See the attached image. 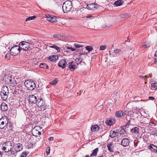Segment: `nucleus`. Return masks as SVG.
<instances>
[{
    "label": "nucleus",
    "mask_w": 157,
    "mask_h": 157,
    "mask_svg": "<svg viewBox=\"0 0 157 157\" xmlns=\"http://www.w3.org/2000/svg\"><path fill=\"white\" fill-rule=\"evenodd\" d=\"M53 37L55 38H58L59 37V35L58 34H55L53 35Z\"/></svg>",
    "instance_id": "nucleus-50"
},
{
    "label": "nucleus",
    "mask_w": 157,
    "mask_h": 157,
    "mask_svg": "<svg viewBox=\"0 0 157 157\" xmlns=\"http://www.w3.org/2000/svg\"><path fill=\"white\" fill-rule=\"evenodd\" d=\"M129 144L128 139L127 138H124L122 140L121 144L122 146L125 147L128 146Z\"/></svg>",
    "instance_id": "nucleus-12"
},
{
    "label": "nucleus",
    "mask_w": 157,
    "mask_h": 157,
    "mask_svg": "<svg viewBox=\"0 0 157 157\" xmlns=\"http://www.w3.org/2000/svg\"><path fill=\"white\" fill-rule=\"evenodd\" d=\"M37 95V101H39V100H42L43 97V94L42 91H39L37 92L36 93Z\"/></svg>",
    "instance_id": "nucleus-19"
},
{
    "label": "nucleus",
    "mask_w": 157,
    "mask_h": 157,
    "mask_svg": "<svg viewBox=\"0 0 157 157\" xmlns=\"http://www.w3.org/2000/svg\"><path fill=\"white\" fill-rule=\"evenodd\" d=\"M94 9L95 10L96 9H98L99 7V6L97 4H95L94 3Z\"/></svg>",
    "instance_id": "nucleus-47"
},
{
    "label": "nucleus",
    "mask_w": 157,
    "mask_h": 157,
    "mask_svg": "<svg viewBox=\"0 0 157 157\" xmlns=\"http://www.w3.org/2000/svg\"><path fill=\"white\" fill-rule=\"evenodd\" d=\"M140 109H139L136 108V111L137 112H139Z\"/></svg>",
    "instance_id": "nucleus-57"
},
{
    "label": "nucleus",
    "mask_w": 157,
    "mask_h": 157,
    "mask_svg": "<svg viewBox=\"0 0 157 157\" xmlns=\"http://www.w3.org/2000/svg\"><path fill=\"white\" fill-rule=\"evenodd\" d=\"M21 50H20V49H19V50H18V51L19 52H20L21 51Z\"/></svg>",
    "instance_id": "nucleus-63"
},
{
    "label": "nucleus",
    "mask_w": 157,
    "mask_h": 157,
    "mask_svg": "<svg viewBox=\"0 0 157 157\" xmlns=\"http://www.w3.org/2000/svg\"><path fill=\"white\" fill-rule=\"evenodd\" d=\"M67 65L69 69L71 71H74L77 68V67L76 63L73 61L69 62Z\"/></svg>",
    "instance_id": "nucleus-8"
},
{
    "label": "nucleus",
    "mask_w": 157,
    "mask_h": 157,
    "mask_svg": "<svg viewBox=\"0 0 157 157\" xmlns=\"http://www.w3.org/2000/svg\"><path fill=\"white\" fill-rule=\"evenodd\" d=\"M48 47H49V48H55L56 49H60V48L59 47H58L56 46L55 45H53L52 46H47V48H48Z\"/></svg>",
    "instance_id": "nucleus-36"
},
{
    "label": "nucleus",
    "mask_w": 157,
    "mask_h": 157,
    "mask_svg": "<svg viewBox=\"0 0 157 157\" xmlns=\"http://www.w3.org/2000/svg\"><path fill=\"white\" fill-rule=\"evenodd\" d=\"M149 99L151 100H154L155 99V98L154 97L151 96L149 97Z\"/></svg>",
    "instance_id": "nucleus-51"
},
{
    "label": "nucleus",
    "mask_w": 157,
    "mask_h": 157,
    "mask_svg": "<svg viewBox=\"0 0 157 157\" xmlns=\"http://www.w3.org/2000/svg\"><path fill=\"white\" fill-rule=\"evenodd\" d=\"M36 18V16H33L29 17H28L26 18L25 21H30L31 20H33L34 19Z\"/></svg>",
    "instance_id": "nucleus-32"
},
{
    "label": "nucleus",
    "mask_w": 157,
    "mask_h": 157,
    "mask_svg": "<svg viewBox=\"0 0 157 157\" xmlns=\"http://www.w3.org/2000/svg\"><path fill=\"white\" fill-rule=\"evenodd\" d=\"M86 18H90L91 19H92L94 18V17L92 15H89L87 16L86 17Z\"/></svg>",
    "instance_id": "nucleus-44"
},
{
    "label": "nucleus",
    "mask_w": 157,
    "mask_h": 157,
    "mask_svg": "<svg viewBox=\"0 0 157 157\" xmlns=\"http://www.w3.org/2000/svg\"><path fill=\"white\" fill-rule=\"evenodd\" d=\"M154 62L155 63H157V58L155 59Z\"/></svg>",
    "instance_id": "nucleus-56"
},
{
    "label": "nucleus",
    "mask_w": 157,
    "mask_h": 157,
    "mask_svg": "<svg viewBox=\"0 0 157 157\" xmlns=\"http://www.w3.org/2000/svg\"><path fill=\"white\" fill-rule=\"evenodd\" d=\"M14 50H10V53L11 55L15 56L17 54V53L14 52Z\"/></svg>",
    "instance_id": "nucleus-37"
},
{
    "label": "nucleus",
    "mask_w": 157,
    "mask_h": 157,
    "mask_svg": "<svg viewBox=\"0 0 157 157\" xmlns=\"http://www.w3.org/2000/svg\"><path fill=\"white\" fill-rule=\"evenodd\" d=\"M10 83L11 84H13L14 85L16 84V81L14 78H11L10 80Z\"/></svg>",
    "instance_id": "nucleus-34"
},
{
    "label": "nucleus",
    "mask_w": 157,
    "mask_h": 157,
    "mask_svg": "<svg viewBox=\"0 0 157 157\" xmlns=\"http://www.w3.org/2000/svg\"><path fill=\"white\" fill-rule=\"evenodd\" d=\"M119 133L116 131H111L110 132L109 136L112 138H113L116 136H117Z\"/></svg>",
    "instance_id": "nucleus-17"
},
{
    "label": "nucleus",
    "mask_w": 157,
    "mask_h": 157,
    "mask_svg": "<svg viewBox=\"0 0 157 157\" xmlns=\"http://www.w3.org/2000/svg\"><path fill=\"white\" fill-rule=\"evenodd\" d=\"M154 135L157 136V130H155L153 131Z\"/></svg>",
    "instance_id": "nucleus-49"
},
{
    "label": "nucleus",
    "mask_w": 157,
    "mask_h": 157,
    "mask_svg": "<svg viewBox=\"0 0 157 157\" xmlns=\"http://www.w3.org/2000/svg\"><path fill=\"white\" fill-rule=\"evenodd\" d=\"M12 143L11 141H6L3 144L2 149L5 152H8L10 151L11 152L12 155H14V151L12 150Z\"/></svg>",
    "instance_id": "nucleus-1"
},
{
    "label": "nucleus",
    "mask_w": 157,
    "mask_h": 157,
    "mask_svg": "<svg viewBox=\"0 0 157 157\" xmlns=\"http://www.w3.org/2000/svg\"><path fill=\"white\" fill-rule=\"evenodd\" d=\"M151 86L154 88H156L157 87V83L156 82L151 83Z\"/></svg>",
    "instance_id": "nucleus-38"
},
{
    "label": "nucleus",
    "mask_w": 157,
    "mask_h": 157,
    "mask_svg": "<svg viewBox=\"0 0 157 157\" xmlns=\"http://www.w3.org/2000/svg\"><path fill=\"white\" fill-rule=\"evenodd\" d=\"M6 119L3 118L0 119V128H3L7 124Z\"/></svg>",
    "instance_id": "nucleus-11"
},
{
    "label": "nucleus",
    "mask_w": 157,
    "mask_h": 157,
    "mask_svg": "<svg viewBox=\"0 0 157 157\" xmlns=\"http://www.w3.org/2000/svg\"><path fill=\"white\" fill-rule=\"evenodd\" d=\"M50 147H48L47 149L46 150V153L47 155H48L50 153Z\"/></svg>",
    "instance_id": "nucleus-41"
},
{
    "label": "nucleus",
    "mask_w": 157,
    "mask_h": 157,
    "mask_svg": "<svg viewBox=\"0 0 157 157\" xmlns=\"http://www.w3.org/2000/svg\"><path fill=\"white\" fill-rule=\"evenodd\" d=\"M131 15L130 14H128V13H124L121 14L120 15V16L121 18H128V17L131 16Z\"/></svg>",
    "instance_id": "nucleus-26"
},
{
    "label": "nucleus",
    "mask_w": 157,
    "mask_h": 157,
    "mask_svg": "<svg viewBox=\"0 0 157 157\" xmlns=\"http://www.w3.org/2000/svg\"><path fill=\"white\" fill-rule=\"evenodd\" d=\"M98 151V148H97L94 150L91 154L90 156H96L97 155V153Z\"/></svg>",
    "instance_id": "nucleus-28"
},
{
    "label": "nucleus",
    "mask_w": 157,
    "mask_h": 157,
    "mask_svg": "<svg viewBox=\"0 0 157 157\" xmlns=\"http://www.w3.org/2000/svg\"><path fill=\"white\" fill-rule=\"evenodd\" d=\"M40 67L44 69H48V65L45 63H41L40 65Z\"/></svg>",
    "instance_id": "nucleus-30"
},
{
    "label": "nucleus",
    "mask_w": 157,
    "mask_h": 157,
    "mask_svg": "<svg viewBox=\"0 0 157 157\" xmlns=\"http://www.w3.org/2000/svg\"><path fill=\"white\" fill-rule=\"evenodd\" d=\"M14 147L15 151L17 152L19 151L22 149V146L20 143L15 144Z\"/></svg>",
    "instance_id": "nucleus-13"
},
{
    "label": "nucleus",
    "mask_w": 157,
    "mask_h": 157,
    "mask_svg": "<svg viewBox=\"0 0 157 157\" xmlns=\"http://www.w3.org/2000/svg\"><path fill=\"white\" fill-rule=\"evenodd\" d=\"M149 149L155 153H157V146L152 144H151L149 146Z\"/></svg>",
    "instance_id": "nucleus-18"
},
{
    "label": "nucleus",
    "mask_w": 157,
    "mask_h": 157,
    "mask_svg": "<svg viewBox=\"0 0 157 157\" xmlns=\"http://www.w3.org/2000/svg\"><path fill=\"white\" fill-rule=\"evenodd\" d=\"M57 56H55L54 55V60H55L56 59H57Z\"/></svg>",
    "instance_id": "nucleus-58"
},
{
    "label": "nucleus",
    "mask_w": 157,
    "mask_h": 157,
    "mask_svg": "<svg viewBox=\"0 0 157 157\" xmlns=\"http://www.w3.org/2000/svg\"><path fill=\"white\" fill-rule=\"evenodd\" d=\"M10 55H11L9 53L6 54L5 56V58L8 60L9 59H10Z\"/></svg>",
    "instance_id": "nucleus-42"
},
{
    "label": "nucleus",
    "mask_w": 157,
    "mask_h": 157,
    "mask_svg": "<svg viewBox=\"0 0 157 157\" xmlns=\"http://www.w3.org/2000/svg\"><path fill=\"white\" fill-rule=\"evenodd\" d=\"M75 63L77 65H78L81 63L82 59L80 58H77L75 59Z\"/></svg>",
    "instance_id": "nucleus-31"
},
{
    "label": "nucleus",
    "mask_w": 157,
    "mask_h": 157,
    "mask_svg": "<svg viewBox=\"0 0 157 157\" xmlns=\"http://www.w3.org/2000/svg\"><path fill=\"white\" fill-rule=\"evenodd\" d=\"M74 45L76 48H82V47L84 46L83 45L81 44H78V43H75Z\"/></svg>",
    "instance_id": "nucleus-33"
},
{
    "label": "nucleus",
    "mask_w": 157,
    "mask_h": 157,
    "mask_svg": "<svg viewBox=\"0 0 157 157\" xmlns=\"http://www.w3.org/2000/svg\"><path fill=\"white\" fill-rule=\"evenodd\" d=\"M150 77V78H151L152 77V75H150L149 76Z\"/></svg>",
    "instance_id": "nucleus-64"
},
{
    "label": "nucleus",
    "mask_w": 157,
    "mask_h": 157,
    "mask_svg": "<svg viewBox=\"0 0 157 157\" xmlns=\"http://www.w3.org/2000/svg\"><path fill=\"white\" fill-rule=\"evenodd\" d=\"M87 8L90 10H94V3H90L87 5Z\"/></svg>",
    "instance_id": "nucleus-27"
},
{
    "label": "nucleus",
    "mask_w": 157,
    "mask_h": 157,
    "mask_svg": "<svg viewBox=\"0 0 157 157\" xmlns=\"http://www.w3.org/2000/svg\"><path fill=\"white\" fill-rule=\"evenodd\" d=\"M106 48L105 45H101L100 46V49H105Z\"/></svg>",
    "instance_id": "nucleus-48"
},
{
    "label": "nucleus",
    "mask_w": 157,
    "mask_h": 157,
    "mask_svg": "<svg viewBox=\"0 0 157 157\" xmlns=\"http://www.w3.org/2000/svg\"><path fill=\"white\" fill-rule=\"evenodd\" d=\"M48 140L50 141H52L54 140V138L53 137H51L48 139Z\"/></svg>",
    "instance_id": "nucleus-52"
},
{
    "label": "nucleus",
    "mask_w": 157,
    "mask_h": 157,
    "mask_svg": "<svg viewBox=\"0 0 157 157\" xmlns=\"http://www.w3.org/2000/svg\"><path fill=\"white\" fill-rule=\"evenodd\" d=\"M46 17L48 21L51 22H55L56 21V17L52 16L49 14H47Z\"/></svg>",
    "instance_id": "nucleus-10"
},
{
    "label": "nucleus",
    "mask_w": 157,
    "mask_h": 157,
    "mask_svg": "<svg viewBox=\"0 0 157 157\" xmlns=\"http://www.w3.org/2000/svg\"><path fill=\"white\" fill-rule=\"evenodd\" d=\"M131 131L132 133L136 134H138L139 132V128L138 127L132 128L131 129Z\"/></svg>",
    "instance_id": "nucleus-21"
},
{
    "label": "nucleus",
    "mask_w": 157,
    "mask_h": 157,
    "mask_svg": "<svg viewBox=\"0 0 157 157\" xmlns=\"http://www.w3.org/2000/svg\"><path fill=\"white\" fill-rule=\"evenodd\" d=\"M4 153L5 152L4 151H0V155H3Z\"/></svg>",
    "instance_id": "nucleus-54"
},
{
    "label": "nucleus",
    "mask_w": 157,
    "mask_h": 157,
    "mask_svg": "<svg viewBox=\"0 0 157 157\" xmlns=\"http://www.w3.org/2000/svg\"><path fill=\"white\" fill-rule=\"evenodd\" d=\"M25 86L27 89L30 91H33L34 90L36 87V85L34 82L31 80H28L25 82Z\"/></svg>",
    "instance_id": "nucleus-4"
},
{
    "label": "nucleus",
    "mask_w": 157,
    "mask_h": 157,
    "mask_svg": "<svg viewBox=\"0 0 157 157\" xmlns=\"http://www.w3.org/2000/svg\"><path fill=\"white\" fill-rule=\"evenodd\" d=\"M86 49H93V47L91 46H86L85 47Z\"/></svg>",
    "instance_id": "nucleus-46"
},
{
    "label": "nucleus",
    "mask_w": 157,
    "mask_h": 157,
    "mask_svg": "<svg viewBox=\"0 0 157 157\" xmlns=\"http://www.w3.org/2000/svg\"><path fill=\"white\" fill-rule=\"evenodd\" d=\"M33 146V144H32L30 146V147H29L30 148L32 147Z\"/></svg>",
    "instance_id": "nucleus-62"
},
{
    "label": "nucleus",
    "mask_w": 157,
    "mask_h": 157,
    "mask_svg": "<svg viewBox=\"0 0 157 157\" xmlns=\"http://www.w3.org/2000/svg\"><path fill=\"white\" fill-rule=\"evenodd\" d=\"M39 106L41 107L44 105L43 103V99L39 100V101H37V102L36 103Z\"/></svg>",
    "instance_id": "nucleus-29"
},
{
    "label": "nucleus",
    "mask_w": 157,
    "mask_h": 157,
    "mask_svg": "<svg viewBox=\"0 0 157 157\" xmlns=\"http://www.w3.org/2000/svg\"><path fill=\"white\" fill-rule=\"evenodd\" d=\"M129 109H127L125 111V113H124L121 110L118 111H117L115 115L116 117H120L122 116H124L125 115L126 116L128 115L129 116L130 115V114L129 113Z\"/></svg>",
    "instance_id": "nucleus-7"
},
{
    "label": "nucleus",
    "mask_w": 157,
    "mask_h": 157,
    "mask_svg": "<svg viewBox=\"0 0 157 157\" xmlns=\"http://www.w3.org/2000/svg\"><path fill=\"white\" fill-rule=\"evenodd\" d=\"M67 49H74L72 48V47H68L67 48Z\"/></svg>",
    "instance_id": "nucleus-60"
},
{
    "label": "nucleus",
    "mask_w": 157,
    "mask_h": 157,
    "mask_svg": "<svg viewBox=\"0 0 157 157\" xmlns=\"http://www.w3.org/2000/svg\"><path fill=\"white\" fill-rule=\"evenodd\" d=\"M155 56H157V50L156 51H155Z\"/></svg>",
    "instance_id": "nucleus-59"
},
{
    "label": "nucleus",
    "mask_w": 157,
    "mask_h": 157,
    "mask_svg": "<svg viewBox=\"0 0 157 157\" xmlns=\"http://www.w3.org/2000/svg\"><path fill=\"white\" fill-rule=\"evenodd\" d=\"M28 99L29 102L32 104H35L37 101L36 96L34 95L29 96Z\"/></svg>",
    "instance_id": "nucleus-9"
},
{
    "label": "nucleus",
    "mask_w": 157,
    "mask_h": 157,
    "mask_svg": "<svg viewBox=\"0 0 157 157\" xmlns=\"http://www.w3.org/2000/svg\"><path fill=\"white\" fill-rule=\"evenodd\" d=\"M72 7V2L70 1H67L63 3L62 8L64 13L69 11Z\"/></svg>",
    "instance_id": "nucleus-3"
},
{
    "label": "nucleus",
    "mask_w": 157,
    "mask_h": 157,
    "mask_svg": "<svg viewBox=\"0 0 157 157\" xmlns=\"http://www.w3.org/2000/svg\"><path fill=\"white\" fill-rule=\"evenodd\" d=\"M67 63L66 61L64 59L61 60L58 63V65L63 69L65 67Z\"/></svg>",
    "instance_id": "nucleus-14"
},
{
    "label": "nucleus",
    "mask_w": 157,
    "mask_h": 157,
    "mask_svg": "<svg viewBox=\"0 0 157 157\" xmlns=\"http://www.w3.org/2000/svg\"><path fill=\"white\" fill-rule=\"evenodd\" d=\"M15 48L16 49H20L21 47L20 46V43L18 45H15L12 47L10 49H13Z\"/></svg>",
    "instance_id": "nucleus-35"
},
{
    "label": "nucleus",
    "mask_w": 157,
    "mask_h": 157,
    "mask_svg": "<svg viewBox=\"0 0 157 157\" xmlns=\"http://www.w3.org/2000/svg\"><path fill=\"white\" fill-rule=\"evenodd\" d=\"M105 123L107 125L110 126L113 124L114 121L113 120L108 119L106 120Z\"/></svg>",
    "instance_id": "nucleus-22"
},
{
    "label": "nucleus",
    "mask_w": 157,
    "mask_h": 157,
    "mask_svg": "<svg viewBox=\"0 0 157 157\" xmlns=\"http://www.w3.org/2000/svg\"><path fill=\"white\" fill-rule=\"evenodd\" d=\"M54 55H53V56H50L49 57H48V59H49L50 60V61H53V60H54Z\"/></svg>",
    "instance_id": "nucleus-43"
},
{
    "label": "nucleus",
    "mask_w": 157,
    "mask_h": 157,
    "mask_svg": "<svg viewBox=\"0 0 157 157\" xmlns=\"http://www.w3.org/2000/svg\"><path fill=\"white\" fill-rule=\"evenodd\" d=\"M1 108L2 111H6L8 109V105L5 103H3L1 105Z\"/></svg>",
    "instance_id": "nucleus-20"
},
{
    "label": "nucleus",
    "mask_w": 157,
    "mask_h": 157,
    "mask_svg": "<svg viewBox=\"0 0 157 157\" xmlns=\"http://www.w3.org/2000/svg\"><path fill=\"white\" fill-rule=\"evenodd\" d=\"M150 43L147 42L143 43L142 44V48H147L150 47Z\"/></svg>",
    "instance_id": "nucleus-25"
},
{
    "label": "nucleus",
    "mask_w": 157,
    "mask_h": 157,
    "mask_svg": "<svg viewBox=\"0 0 157 157\" xmlns=\"http://www.w3.org/2000/svg\"><path fill=\"white\" fill-rule=\"evenodd\" d=\"M140 77L142 78V79H144L145 81H147V78H148V77L147 76V75L145 76H140Z\"/></svg>",
    "instance_id": "nucleus-40"
},
{
    "label": "nucleus",
    "mask_w": 157,
    "mask_h": 157,
    "mask_svg": "<svg viewBox=\"0 0 157 157\" xmlns=\"http://www.w3.org/2000/svg\"><path fill=\"white\" fill-rule=\"evenodd\" d=\"M41 129V127L37 126L35 127L32 130V133L33 136H37L41 135L40 132V131Z\"/></svg>",
    "instance_id": "nucleus-6"
},
{
    "label": "nucleus",
    "mask_w": 157,
    "mask_h": 157,
    "mask_svg": "<svg viewBox=\"0 0 157 157\" xmlns=\"http://www.w3.org/2000/svg\"><path fill=\"white\" fill-rule=\"evenodd\" d=\"M99 127L97 125H94L92 126L91 128V130L92 132L97 131L99 130Z\"/></svg>",
    "instance_id": "nucleus-23"
},
{
    "label": "nucleus",
    "mask_w": 157,
    "mask_h": 157,
    "mask_svg": "<svg viewBox=\"0 0 157 157\" xmlns=\"http://www.w3.org/2000/svg\"><path fill=\"white\" fill-rule=\"evenodd\" d=\"M89 27H90L92 29H94L95 28V26L94 25H93L90 26H89Z\"/></svg>",
    "instance_id": "nucleus-55"
},
{
    "label": "nucleus",
    "mask_w": 157,
    "mask_h": 157,
    "mask_svg": "<svg viewBox=\"0 0 157 157\" xmlns=\"http://www.w3.org/2000/svg\"><path fill=\"white\" fill-rule=\"evenodd\" d=\"M114 147V144L112 142H110L109 143H108L107 145L108 150L110 152H113V149Z\"/></svg>",
    "instance_id": "nucleus-15"
},
{
    "label": "nucleus",
    "mask_w": 157,
    "mask_h": 157,
    "mask_svg": "<svg viewBox=\"0 0 157 157\" xmlns=\"http://www.w3.org/2000/svg\"><path fill=\"white\" fill-rule=\"evenodd\" d=\"M9 94V89L6 86H3L1 89L0 95L2 99L6 101L7 98Z\"/></svg>",
    "instance_id": "nucleus-2"
},
{
    "label": "nucleus",
    "mask_w": 157,
    "mask_h": 157,
    "mask_svg": "<svg viewBox=\"0 0 157 157\" xmlns=\"http://www.w3.org/2000/svg\"><path fill=\"white\" fill-rule=\"evenodd\" d=\"M27 156L26 152H24L21 154V157H26Z\"/></svg>",
    "instance_id": "nucleus-45"
},
{
    "label": "nucleus",
    "mask_w": 157,
    "mask_h": 157,
    "mask_svg": "<svg viewBox=\"0 0 157 157\" xmlns=\"http://www.w3.org/2000/svg\"><path fill=\"white\" fill-rule=\"evenodd\" d=\"M121 132H122L123 133H124L125 132L124 130L123 129H121Z\"/></svg>",
    "instance_id": "nucleus-53"
},
{
    "label": "nucleus",
    "mask_w": 157,
    "mask_h": 157,
    "mask_svg": "<svg viewBox=\"0 0 157 157\" xmlns=\"http://www.w3.org/2000/svg\"><path fill=\"white\" fill-rule=\"evenodd\" d=\"M121 50H111L109 52V55L111 57L115 56L117 53H118L120 52Z\"/></svg>",
    "instance_id": "nucleus-16"
},
{
    "label": "nucleus",
    "mask_w": 157,
    "mask_h": 157,
    "mask_svg": "<svg viewBox=\"0 0 157 157\" xmlns=\"http://www.w3.org/2000/svg\"><path fill=\"white\" fill-rule=\"evenodd\" d=\"M88 52H90L92 50H90V49H89V50H86Z\"/></svg>",
    "instance_id": "nucleus-61"
},
{
    "label": "nucleus",
    "mask_w": 157,
    "mask_h": 157,
    "mask_svg": "<svg viewBox=\"0 0 157 157\" xmlns=\"http://www.w3.org/2000/svg\"><path fill=\"white\" fill-rule=\"evenodd\" d=\"M124 3L123 1H121L119 0L115 1L114 3V5L115 6H117L122 5V4Z\"/></svg>",
    "instance_id": "nucleus-24"
},
{
    "label": "nucleus",
    "mask_w": 157,
    "mask_h": 157,
    "mask_svg": "<svg viewBox=\"0 0 157 157\" xmlns=\"http://www.w3.org/2000/svg\"><path fill=\"white\" fill-rule=\"evenodd\" d=\"M57 82L58 81L56 80H54L52 81L50 83L52 85H54L57 83Z\"/></svg>",
    "instance_id": "nucleus-39"
},
{
    "label": "nucleus",
    "mask_w": 157,
    "mask_h": 157,
    "mask_svg": "<svg viewBox=\"0 0 157 157\" xmlns=\"http://www.w3.org/2000/svg\"><path fill=\"white\" fill-rule=\"evenodd\" d=\"M28 41H21L20 43V46L21 47L20 49H29L30 48V44L29 41L28 40Z\"/></svg>",
    "instance_id": "nucleus-5"
}]
</instances>
